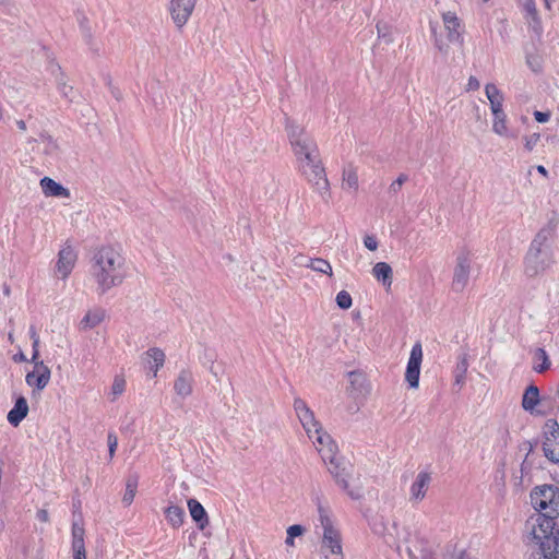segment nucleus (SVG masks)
Returning <instances> with one entry per match:
<instances>
[{"label": "nucleus", "mask_w": 559, "mask_h": 559, "mask_svg": "<svg viewBox=\"0 0 559 559\" xmlns=\"http://www.w3.org/2000/svg\"><path fill=\"white\" fill-rule=\"evenodd\" d=\"M294 409L308 438L312 441L336 483L352 499H360L362 497L361 485L350 486L346 479V476H348L347 467L338 455L337 445L331 436L324 431L313 411L300 397L294 400Z\"/></svg>", "instance_id": "1"}, {"label": "nucleus", "mask_w": 559, "mask_h": 559, "mask_svg": "<svg viewBox=\"0 0 559 559\" xmlns=\"http://www.w3.org/2000/svg\"><path fill=\"white\" fill-rule=\"evenodd\" d=\"M124 258L111 246H103L94 253L91 265L92 278L97 284V290L105 293L120 285L124 277Z\"/></svg>", "instance_id": "2"}, {"label": "nucleus", "mask_w": 559, "mask_h": 559, "mask_svg": "<svg viewBox=\"0 0 559 559\" xmlns=\"http://www.w3.org/2000/svg\"><path fill=\"white\" fill-rule=\"evenodd\" d=\"M320 523L323 528L321 552L324 559H344L342 534L333 520L322 509H319Z\"/></svg>", "instance_id": "3"}, {"label": "nucleus", "mask_w": 559, "mask_h": 559, "mask_svg": "<svg viewBox=\"0 0 559 559\" xmlns=\"http://www.w3.org/2000/svg\"><path fill=\"white\" fill-rule=\"evenodd\" d=\"M533 508L544 515L559 518V488L554 485H542L531 491Z\"/></svg>", "instance_id": "4"}, {"label": "nucleus", "mask_w": 559, "mask_h": 559, "mask_svg": "<svg viewBox=\"0 0 559 559\" xmlns=\"http://www.w3.org/2000/svg\"><path fill=\"white\" fill-rule=\"evenodd\" d=\"M29 337L33 347L32 361L34 362V369L26 374L25 381L31 388L41 391L48 385L51 372L48 366L38 360L40 340L33 326L29 329Z\"/></svg>", "instance_id": "5"}, {"label": "nucleus", "mask_w": 559, "mask_h": 559, "mask_svg": "<svg viewBox=\"0 0 559 559\" xmlns=\"http://www.w3.org/2000/svg\"><path fill=\"white\" fill-rule=\"evenodd\" d=\"M289 144L296 160L319 151L317 142L304 127L290 123L286 127Z\"/></svg>", "instance_id": "6"}, {"label": "nucleus", "mask_w": 559, "mask_h": 559, "mask_svg": "<svg viewBox=\"0 0 559 559\" xmlns=\"http://www.w3.org/2000/svg\"><path fill=\"white\" fill-rule=\"evenodd\" d=\"M300 176L325 204L330 203L332 198L331 185L323 164L300 174Z\"/></svg>", "instance_id": "7"}, {"label": "nucleus", "mask_w": 559, "mask_h": 559, "mask_svg": "<svg viewBox=\"0 0 559 559\" xmlns=\"http://www.w3.org/2000/svg\"><path fill=\"white\" fill-rule=\"evenodd\" d=\"M554 518L543 513L530 516L525 523V532L533 542L540 543L552 534Z\"/></svg>", "instance_id": "8"}, {"label": "nucleus", "mask_w": 559, "mask_h": 559, "mask_svg": "<svg viewBox=\"0 0 559 559\" xmlns=\"http://www.w3.org/2000/svg\"><path fill=\"white\" fill-rule=\"evenodd\" d=\"M542 449L550 462L559 463V424L556 420L545 424Z\"/></svg>", "instance_id": "9"}, {"label": "nucleus", "mask_w": 559, "mask_h": 559, "mask_svg": "<svg viewBox=\"0 0 559 559\" xmlns=\"http://www.w3.org/2000/svg\"><path fill=\"white\" fill-rule=\"evenodd\" d=\"M198 0H170L168 12L177 28L181 29L190 20Z\"/></svg>", "instance_id": "10"}, {"label": "nucleus", "mask_w": 559, "mask_h": 559, "mask_svg": "<svg viewBox=\"0 0 559 559\" xmlns=\"http://www.w3.org/2000/svg\"><path fill=\"white\" fill-rule=\"evenodd\" d=\"M78 261V252L72 243L68 240L63 243L58 252V259L56 262L57 275L66 280L72 273Z\"/></svg>", "instance_id": "11"}, {"label": "nucleus", "mask_w": 559, "mask_h": 559, "mask_svg": "<svg viewBox=\"0 0 559 559\" xmlns=\"http://www.w3.org/2000/svg\"><path fill=\"white\" fill-rule=\"evenodd\" d=\"M423 361V346L420 342L413 345L405 371V380L411 389L419 386L420 366Z\"/></svg>", "instance_id": "12"}, {"label": "nucleus", "mask_w": 559, "mask_h": 559, "mask_svg": "<svg viewBox=\"0 0 559 559\" xmlns=\"http://www.w3.org/2000/svg\"><path fill=\"white\" fill-rule=\"evenodd\" d=\"M471 263L467 255H460L454 269L452 286L455 290H463L469 277Z\"/></svg>", "instance_id": "13"}, {"label": "nucleus", "mask_w": 559, "mask_h": 559, "mask_svg": "<svg viewBox=\"0 0 559 559\" xmlns=\"http://www.w3.org/2000/svg\"><path fill=\"white\" fill-rule=\"evenodd\" d=\"M442 21L450 41L462 40V22L454 12L442 13Z\"/></svg>", "instance_id": "14"}, {"label": "nucleus", "mask_w": 559, "mask_h": 559, "mask_svg": "<svg viewBox=\"0 0 559 559\" xmlns=\"http://www.w3.org/2000/svg\"><path fill=\"white\" fill-rule=\"evenodd\" d=\"M430 481L431 475L428 472H419L409 489L411 500L415 502L421 501L426 497Z\"/></svg>", "instance_id": "15"}, {"label": "nucleus", "mask_w": 559, "mask_h": 559, "mask_svg": "<svg viewBox=\"0 0 559 559\" xmlns=\"http://www.w3.org/2000/svg\"><path fill=\"white\" fill-rule=\"evenodd\" d=\"M144 359L150 370L153 372V377H156L157 372L165 364L166 356L160 348L152 347L145 352Z\"/></svg>", "instance_id": "16"}, {"label": "nucleus", "mask_w": 559, "mask_h": 559, "mask_svg": "<svg viewBox=\"0 0 559 559\" xmlns=\"http://www.w3.org/2000/svg\"><path fill=\"white\" fill-rule=\"evenodd\" d=\"M28 414V404L24 396L16 399L13 408L8 413V421L17 427Z\"/></svg>", "instance_id": "17"}, {"label": "nucleus", "mask_w": 559, "mask_h": 559, "mask_svg": "<svg viewBox=\"0 0 559 559\" xmlns=\"http://www.w3.org/2000/svg\"><path fill=\"white\" fill-rule=\"evenodd\" d=\"M372 276L381 282L382 285L389 290L393 283V271L389 263L378 262L372 267Z\"/></svg>", "instance_id": "18"}, {"label": "nucleus", "mask_w": 559, "mask_h": 559, "mask_svg": "<svg viewBox=\"0 0 559 559\" xmlns=\"http://www.w3.org/2000/svg\"><path fill=\"white\" fill-rule=\"evenodd\" d=\"M40 188L46 197H70V192L67 188L49 177L40 179Z\"/></svg>", "instance_id": "19"}, {"label": "nucleus", "mask_w": 559, "mask_h": 559, "mask_svg": "<svg viewBox=\"0 0 559 559\" xmlns=\"http://www.w3.org/2000/svg\"><path fill=\"white\" fill-rule=\"evenodd\" d=\"M193 378L190 371L181 370L174 383L175 392L182 397L192 393Z\"/></svg>", "instance_id": "20"}, {"label": "nucleus", "mask_w": 559, "mask_h": 559, "mask_svg": "<svg viewBox=\"0 0 559 559\" xmlns=\"http://www.w3.org/2000/svg\"><path fill=\"white\" fill-rule=\"evenodd\" d=\"M188 509L192 520L199 524L201 530H204L209 524V518L203 506L195 499H189Z\"/></svg>", "instance_id": "21"}, {"label": "nucleus", "mask_w": 559, "mask_h": 559, "mask_svg": "<svg viewBox=\"0 0 559 559\" xmlns=\"http://www.w3.org/2000/svg\"><path fill=\"white\" fill-rule=\"evenodd\" d=\"M485 93L489 100L491 112L503 110V94L495 84H487Z\"/></svg>", "instance_id": "22"}, {"label": "nucleus", "mask_w": 559, "mask_h": 559, "mask_svg": "<svg viewBox=\"0 0 559 559\" xmlns=\"http://www.w3.org/2000/svg\"><path fill=\"white\" fill-rule=\"evenodd\" d=\"M342 181L344 189L357 192L359 188V181L357 168L354 165L349 164L344 167L342 173Z\"/></svg>", "instance_id": "23"}, {"label": "nucleus", "mask_w": 559, "mask_h": 559, "mask_svg": "<svg viewBox=\"0 0 559 559\" xmlns=\"http://www.w3.org/2000/svg\"><path fill=\"white\" fill-rule=\"evenodd\" d=\"M105 319V311L103 309L90 310L85 313L80 322L82 330H90L99 325Z\"/></svg>", "instance_id": "24"}, {"label": "nucleus", "mask_w": 559, "mask_h": 559, "mask_svg": "<svg viewBox=\"0 0 559 559\" xmlns=\"http://www.w3.org/2000/svg\"><path fill=\"white\" fill-rule=\"evenodd\" d=\"M322 164L323 162L320 157V151H316V153L305 155L301 159L296 160V170L300 175Z\"/></svg>", "instance_id": "25"}, {"label": "nucleus", "mask_w": 559, "mask_h": 559, "mask_svg": "<svg viewBox=\"0 0 559 559\" xmlns=\"http://www.w3.org/2000/svg\"><path fill=\"white\" fill-rule=\"evenodd\" d=\"M185 510L179 506H169L165 510V518L174 528H179L185 522Z\"/></svg>", "instance_id": "26"}, {"label": "nucleus", "mask_w": 559, "mask_h": 559, "mask_svg": "<svg viewBox=\"0 0 559 559\" xmlns=\"http://www.w3.org/2000/svg\"><path fill=\"white\" fill-rule=\"evenodd\" d=\"M539 390L536 385H530L522 397V407L532 412L539 404Z\"/></svg>", "instance_id": "27"}, {"label": "nucleus", "mask_w": 559, "mask_h": 559, "mask_svg": "<svg viewBox=\"0 0 559 559\" xmlns=\"http://www.w3.org/2000/svg\"><path fill=\"white\" fill-rule=\"evenodd\" d=\"M550 359L544 348H537L534 352V366L533 369L537 373H543L550 368Z\"/></svg>", "instance_id": "28"}, {"label": "nucleus", "mask_w": 559, "mask_h": 559, "mask_svg": "<svg viewBox=\"0 0 559 559\" xmlns=\"http://www.w3.org/2000/svg\"><path fill=\"white\" fill-rule=\"evenodd\" d=\"M492 131L500 136H507L509 134V129L504 111H495L492 112Z\"/></svg>", "instance_id": "29"}, {"label": "nucleus", "mask_w": 559, "mask_h": 559, "mask_svg": "<svg viewBox=\"0 0 559 559\" xmlns=\"http://www.w3.org/2000/svg\"><path fill=\"white\" fill-rule=\"evenodd\" d=\"M307 267H309L316 272L326 274L330 277L333 276V271H332V266H331L330 262L322 258L310 259L309 263L307 264Z\"/></svg>", "instance_id": "30"}, {"label": "nucleus", "mask_w": 559, "mask_h": 559, "mask_svg": "<svg viewBox=\"0 0 559 559\" xmlns=\"http://www.w3.org/2000/svg\"><path fill=\"white\" fill-rule=\"evenodd\" d=\"M136 489H138V479L135 477L128 478L127 483H126L124 495L122 497V502L126 506H130L133 502L135 493H136Z\"/></svg>", "instance_id": "31"}, {"label": "nucleus", "mask_w": 559, "mask_h": 559, "mask_svg": "<svg viewBox=\"0 0 559 559\" xmlns=\"http://www.w3.org/2000/svg\"><path fill=\"white\" fill-rule=\"evenodd\" d=\"M126 384V379L122 376L115 377L110 389L111 400H116L124 392Z\"/></svg>", "instance_id": "32"}, {"label": "nucleus", "mask_w": 559, "mask_h": 559, "mask_svg": "<svg viewBox=\"0 0 559 559\" xmlns=\"http://www.w3.org/2000/svg\"><path fill=\"white\" fill-rule=\"evenodd\" d=\"M72 557L87 558L85 539L71 540Z\"/></svg>", "instance_id": "33"}, {"label": "nucleus", "mask_w": 559, "mask_h": 559, "mask_svg": "<svg viewBox=\"0 0 559 559\" xmlns=\"http://www.w3.org/2000/svg\"><path fill=\"white\" fill-rule=\"evenodd\" d=\"M336 304L341 309H344V310L349 309L353 304L352 296L349 295L348 292L341 290L336 295Z\"/></svg>", "instance_id": "34"}, {"label": "nucleus", "mask_w": 559, "mask_h": 559, "mask_svg": "<svg viewBox=\"0 0 559 559\" xmlns=\"http://www.w3.org/2000/svg\"><path fill=\"white\" fill-rule=\"evenodd\" d=\"M72 540L85 539V528L82 523L73 522L71 528Z\"/></svg>", "instance_id": "35"}, {"label": "nucleus", "mask_w": 559, "mask_h": 559, "mask_svg": "<svg viewBox=\"0 0 559 559\" xmlns=\"http://www.w3.org/2000/svg\"><path fill=\"white\" fill-rule=\"evenodd\" d=\"M118 447V439L115 433L108 435V448H109V456L110 459L114 457L116 450Z\"/></svg>", "instance_id": "36"}, {"label": "nucleus", "mask_w": 559, "mask_h": 559, "mask_svg": "<svg viewBox=\"0 0 559 559\" xmlns=\"http://www.w3.org/2000/svg\"><path fill=\"white\" fill-rule=\"evenodd\" d=\"M364 245L367 249H369L370 251H374L378 249V240L374 236L372 235H367L365 238H364Z\"/></svg>", "instance_id": "37"}, {"label": "nucleus", "mask_w": 559, "mask_h": 559, "mask_svg": "<svg viewBox=\"0 0 559 559\" xmlns=\"http://www.w3.org/2000/svg\"><path fill=\"white\" fill-rule=\"evenodd\" d=\"M304 534V527L301 525L295 524L287 528V536L295 538Z\"/></svg>", "instance_id": "38"}, {"label": "nucleus", "mask_w": 559, "mask_h": 559, "mask_svg": "<svg viewBox=\"0 0 559 559\" xmlns=\"http://www.w3.org/2000/svg\"><path fill=\"white\" fill-rule=\"evenodd\" d=\"M538 141H539V134L538 133L532 134L531 136L525 139V148L527 151H532Z\"/></svg>", "instance_id": "39"}, {"label": "nucleus", "mask_w": 559, "mask_h": 559, "mask_svg": "<svg viewBox=\"0 0 559 559\" xmlns=\"http://www.w3.org/2000/svg\"><path fill=\"white\" fill-rule=\"evenodd\" d=\"M534 118L539 123H545L550 119V112L534 111Z\"/></svg>", "instance_id": "40"}, {"label": "nucleus", "mask_w": 559, "mask_h": 559, "mask_svg": "<svg viewBox=\"0 0 559 559\" xmlns=\"http://www.w3.org/2000/svg\"><path fill=\"white\" fill-rule=\"evenodd\" d=\"M480 86L479 81L475 76H469L467 82V91H476Z\"/></svg>", "instance_id": "41"}, {"label": "nucleus", "mask_w": 559, "mask_h": 559, "mask_svg": "<svg viewBox=\"0 0 559 559\" xmlns=\"http://www.w3.org/2000/svg\"><path fill=\"white\" fill-rule=\"evenodd\" d=\"M37 519L40 521V522H48L49 521V514H48V511L45 510V509H41V510H38L37 511Z\"/></svg>", "instance_id": "42"}, {"label": "nucleus", "mask_w": 559, "mask_h": 559, "mask_svg": "<svg viewBox=\"0 0 559 559\" xmlns=\"http://www.w3.org/2000/svg\"><path fill=\"white\" fill-rule=\"evenodd\" d=\"M60 92L64 95V96H69V92L72 91V87L71 86H68L66 83H62L61 86L59 87Z\"/></svg>", "instance_id": "43"}, {"label": "nucleus", "mask_w": 559, "mask_h": 559, "mask_svg": "<svg viewBox=\"0 0 559 559\" xmlns=\"http://www.w3.org/2000/svg\"><path fill=\"white\" fill-rule=\"evenodd\" d=\"M350 382L355 383L359 378H362V374L356 371L349 372Z\"/></svg>", "instance_id": "44"}, {"label": "nucleus", "mask_w": 559, "mask_h": 559, "mask_svg": "<svg viewBox=\"0 0 559 559\" xmlns=\"http://www.w3.org/2000/svg\"><path fill=\"white\" fill-rule=\"evenodd\" d=\"M406 180H407L406 175H400L392 186H394L396 183L399 187H401Z\"/></svg>", "instance_id": "45"}, {"label": "nucleus", "mask_w": 559, "mask_h": 559, "mask_svg": "<svg viewBox=\"0 0 559 559\" xmlns=\"http://www.w3.org/2000/svg\"><path fill=\"white\" fill-rule=\"evenodd\" d=\"M456 559H476L475 557H473L471 554H467L465 551L461 552Z\"/></svg>", "instance_id": "46"}, {"label": "nucleus", "mask_w": 559, "mask_h": 559, "mask_svg": "<svg viewBox=\"0 0 559 559\" xmlns=\"http://www.w3.org/2000/svg\"><path fill=\"white\" fill-rule=\"evenodd\" d=\"M537 171L543 175L544 177H547L548 176V170L543 166V165H538L536 167Z\"/></svg>", "instance_id": "47"}, {"label": "nucleus", "mask_w": 559, "mask_h": 559, "mask_svg": "<svg viewBox=\"0 0 559 559\" xmlns=\"http://www.w3.org/2000/svg\"><path fill=\"white\" fill-rule=\"evenodd\" d=\"M16 124H17V127H19V129H20V130H22V131H25V130H26V123H25V121H24V120H17V121H16Z\"/></svg>", "instance_id": "48"}, {"label": "nucleus", "mask_w": 559, "mask_h": 559, "mask_svg": "<svg viewBox=\"0 0 559 559\" xmlns=\"http://www.w3.org/2000/svg\"><path fill=\"white\" fill-rule=\"evenodd\" d=\"M294 539H295V538H292V537L287 536V537H286V540H285L286 545H288V546H292V547H293V546L295 545Z\"/></svg>", "instance_id": "49"}, {"label": "nucleus", "mask_w": 559, "mask_h": 559, "mask_svg": "<svg viewBox=\"0 0 559 559\" xmlns=\"http://www.w3.org/2000/svg\"><path fill=\"white\" fill-rule=\"evenodd\" d=\"M539 559H559V557H558V550H556V551H555V554H554V557H552V558H548L547 556H543V557H542V558H539Z\"/></svg>", "instance_id": "50"}, {"label": "nucleus", "mask_w": 559, "mask_h": 559, "mask_svg": "<svg viewBox=\"0 0 559 559\" xmlns=\"http://www.w3.org/2000/svg\"><path fill=\"white\" fill-rule=\"evenodd\" d=\"M72 559H87V558H82V557H72Z\"/></svg>", "instance_id": "51"}, {"label": "nucleus", "mask_w": 559, "mask_h": 559, "mask_svg": "<svg viewBox=\"0 0 559 559\" xmlns=\"http://www.w3.org/2000/svg\"><path fill=\"white\" fill-rule=\"evenodd\" d=\"M557 396L559 397V388H558V391H557Z\"/></svg>", "instance_id": "52"}]
</instances>
